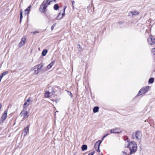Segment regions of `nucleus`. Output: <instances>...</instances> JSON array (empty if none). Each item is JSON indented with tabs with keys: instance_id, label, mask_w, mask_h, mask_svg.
I'll return each instance as SVG.
<instances>
[{
	"instance_id": "obj_11",
	"label": "nucleus",
	"mask_w": 155,
	"mask_h": 155,
	"mask_svg": "<svg viewBox=\"0 0 155 155\" xmlns=\"http://www.w3.org/2000/svg\"><path fill=\"white\" fill-rule=\"evenodd\" d=\"M121 130L117 128L111 129L110 132V134H119L121 133Z\"/></svg>"
},
{
	"instance_id": "obj_32",
	"label": "nucleus",
	"mask_w": 155,
	"mask_h": 155,
	"mask_svg": "<svg viewBox=\"0 0 155 155\" xmlns=\"http://www.w3.org/2000/svg\"><path fill=\"white\" fill-rule=\"evenodd\" d=\"M110 134V133H107L106 134L104 135V136H103L104 138H105L106 136H107L109 135Z\"/></svg>"
},
{
	"instance_id": "obj_21",
	"label": "nucleus",
	"mask_w": 155,
	"mask_h": 155,
	"mask_svg": "<svg viewBox=\"0 0 155 155\" xmlns=\"http://www.w3.org/2000/svg\"><path fill=\"white\" fill-rule=\"evenodd\" d=\"M47 52H48V51L47 49H44L42 51V55L43 56H45L46 55Z\"/></svg>"
},
{
	"instance_id": "obj_24",
	"label": "nucleus",
	"mask_w": 155,
	"mask_h": 155,
	"mask_svg": "<svg viewBox=\"0 0 155 155\" xmlns=\"http://www.w3.org/2000/svg\"><path fill=\"white\" fill-rule=\"evenodd\" d=\"M154 78H150L148 81V83L150 84H152L153 82Z\"/></svg>"
},
{
	"instance_id": "obj_7",
	"label": "nucleus",
	"mask_w": 155,
	"mask_h": 155,
	"mask_svg": "<svg viewBox=\"0 0 155 155\" xmlns=\"http://www.w3.org/2000/svg\"><path fill=\"white\" fill-rule=\"evenodd\" d=\"M20 115L23 116V118H27L29 116L27 109H23L20 114Z\"/></svg>"
},
{
	"instance_id": "obj_13",
	"label": "nucleus",
	"mask_w": 155,
	"mask_h": 155,
	"mask_svg": "<svg viewBox=\"0 0 155 155\" xmlns=\"http://www.w3.org/2000/svg\"><path fill=\"white\" fill-rule=\"evenodd\" d=\"M31 8V5H29L27 8L25 10V15H27L28 16L29 12L30 11V9Z\"/></svg>"
},
{
	"instance_id": "obj_5",
	"label": "nucleus",
	"mask_w": 155,
	"mask_h": 155,
	"mask_svg": "<svg viewBox=\"0 0 155 155\" xmlns=\"http://www.w3.org/2000/svg\"><path fill=\"white\" fill-rule=\"evenodd\" d=\"M7 113L8 110H6L4 111V113L2 115L0 119V123L1 124H2L6 119L7 117Z\"/></svg>"
},
{
	"instance_id": "obj_3",
	"label": "nucleus",
	"mask_w": 155,
	"mask_h": 155,
	"mask_svg": "<svg viewBox=\"0 0 155 155\" xmlns=\"http://www.w3.org/2000/svg\"><path fill=\"white\" fill-rule=\"evenodd\" d=\"M141 133L140 131H136L135 133H133L132 135V138L139 140L141 138Z\"/></svg>"
},
{
	"instance_id": "obj_9",
	"label": "nucleus",
	"mask_w": 155,
	"mask_h": 155,
	"mask_svg": "<svg viewBox=\"0 0 155 155\" xmlns=\"http://www.w3.org/2000/svg\"><path fill=\"white\" fill-rule=\"evenodd\" d=\"M26 42V38L25 37L22 38L20 42L18 45V47L19 48L23 46Z\"/></svg>"
},
{
	"instance_id": "obj_28",
	"label": "nucleus",
	"mask_w": 155,
	"mask_h": 155,
	"mask_svg": "<svg viewBox=\"0 0 155 155\" xmlns=\"http://www.w3.org/2000/svg\"><path fill=\"white\" fill-rule=\"evenodd\" d=\"M151 51L153 54L155 55V48H152Z\"/></svg>"
},
{
	"instance_id": "obj_36",
	"label": "nucleus",
	"mask_w": 155,
	"mask_h": 155,
	"mask_svg": "<svg viewBox=\"0 0 155 155\" xmlns=\"http://www.w3.org/2000/svg\"><path fill=\"white\" fill-rule=\"evenodd\" d=\"M123 22L122 21H120L118 22V23L119 25H120L123 24Z\"/></svg>"
},
{
	"instance_id": "obj_30",
	"label": "nucleus",
	"mask_w": 155,
	"mask_h": 155,
	"mask_svg": "<svg viewBox=\"0 0 155 155\" xmlns=\"http://www.w3.org/2000/svg\"><path fill=\"white\" fill-rule=\"evenodd\" d=\"M55 24H53V25L51 26V30H52V31L53 30V29H54V27H55Z\"/></svg>"
},
{
	"instance_id": "obj_40",
	"label": "nucleus",
	"mask_w": 155,
	"mask_h": 155,
	"mask_svg": "<svg viewBox=\"0 0 155 155\" xmlns=\"http://www.w3.org/2000/svg\"><path fill=\"white\" fill-rule=\"evenodd\" d=\"M78 46H79L80 47V45L79 44V45H78Z\"/></svg>"
},
{
	"instance_id": "obj_31",
	"label": "nucleus",
	"mask_w": 155,
	"mask_h": 155,
	"mask_svg": "<svg viewBox=\"0 0 155 155\" xmlns=\"http://www.w3.org/2000/svg\"><path fill=\"white\" fill-rule=\"evenodd\" d=\"M95 153V151H94L92 152H91L90 153H89L88 154V155H93Z\"/></svg>"
},
{
	"instance_id": "obj_35",
	"label": "nucleus",
	"mask_w": 155,
	"mask_h": 155,
	"mask_svg": "<svg viewBox=\"0 0 155 155\" xmlns=\"http://www.w3.org/2000/svg\"><path fill=\"white\" fill-rule=\"evenodd\" d=\"M3 77L1 75L0 76V82H1V80Z\"/></svg>"
},
{
	"instance_id": "obj_2",
	"label": "nucleus",
	"mask_w": 155,
	"mask_h": 155,
	"mask_svg": "<svg viewBox=\"0 0 155 155\" xmlns=\"http://www.w3.org/2000/svg\"><path fill=\"white\" fill-rule=\"evenodd\" d=\"M130 150V155L136 152L137 149V146L136 143L134 141L130 142L127 146Z\"/></svg>"
},
{
	"instance_id": "obj_27",
	"label": "nucleus",
	"mask_w": 155,
	"mask_h": 155,
	"mask_svg": "<svg viewBox=\"0 0 155 155\" xmlns=\"http://www.w3.org/2000/svg\"><path fill=\"white\" fill-rule=\"evenodd\" d=\"M8 71H5V72H4L2 74H1V75L3 76V77H4V76H5L6 74H8Z\"/></svg>"
},
{
	"instance_id": "obj_25",
	"label": "nucleus",
	"mask_w": 155,
	"mask_h": 155,
	"mask_svg": "<svg viewBox=\"0 0 155 155\" xmlns=\"http://www.w3.org/2000/svg\"><path fill=\"white\" fill-rule=\"evenodd\" d=\"M32 99L30 97H29L26 101V102L28 103V104H29V105L30 104V102H32Z\"/></svg>"
},
{
	"instance_id": "obj_33",
	"label": "nucleus",
	"mask_w": 155,
	"mask_h": 155,
	"mask_svg": "<svg viewBox=\"0 0 155 155\" xmlns=\"http://www.w3.org/2000/svg\"><path fill=\"white\" fill-rule=\"evenodd\" d=\"M39 33V32L38 31H36L33 32H31V33H33V34H35L36 33Z\"/></svg>"
},
{
	"instance_id": "obj_29",
	"label": "nucleus",
	"mask_w": 155,
	"mask_h": 155,
	"mask_svg": "<svg viewBox=\"0 0 155 155\" xmlns=\"http://www.w3.org/2000/svg\"><path fill=\"white\" fill-rule=\"evenodd\" d=\"M68 94L71 96V97H72V95L71 92L69 91H68Z\"/></svg>"
},
{
	"instance_id": "obj_39",
	"label": "nucleus",
	"mask_w": 155,
	"mask_h": 155,
	"mask_svg": "<svg viewBox=\"0 0 155 155\" xmlns=\"http://www.w3.org/2000/svg\"><path fill=\"white\" fill-rule=\"evenodd\" d=\"M104 137L103 136V137H102V138H101V140H104Z\"/></svg>"
},
{
	"instance_id": "obj_37",
	"label": "nucleus",
	"mask_w": 155,
	"mask_h": 155,
	"mask_svg": "<svg viewBox=\"0 0 155 155\" xmlns=\"http://www.w3.org/2000/svg\"><path fill=\"white\" fill-rule=\"evenodd\" d=\"M94 148H95V150H96V149L97 148V146H95V144L94 145Z\"/></svg>"
},
{
	"instance_id": "obj_17",
	"label": "nucleus",
	"mask_w": 155,
	"mask_h": 155,
	"mask_svg": "<svg viewBox=\"0 0 155 155\" xmlns=\"http://www.w3.org/2000/svg\"><path fill=\"white\" fill-rule=\"evenodd\" d=\"M51 94V93L46 91L45 94V97L48 98L50 97V94Z\"/></svg>"
},
{
	"instance_id": "obj_16",
	"label": "nucleus",
	"mask_w": 155,
	"mask_h": 155,
	"mask_svg": "<svg viewBox=\"0 0 155 155\" xmlns=\"http://www.w3.org/2000/svg\"><path fill=\"white\" fill-rule=\"evenodd\" d=\"M54 61H53L51 62V63L47 66V68L48 69H50L51 68L54 64Z\"/></svg>"
},
{
	"instance_id": "obj_15",
	"label": "nucleus",
	"mask_w": 155,
	"mask_h": 155,
	"mask_svg": "<svg viewBox=\"0 0 155 155\" xmlns=\"http://www.w3.org/2000/svg\"><path fill=\"white\" fill-rule=\"evenodd\" d=\"M66 7H67L66 6L63 9V13L62 14V17L61 18H59V15L61 14V13H60L59 14V15L57 17V18H56L57 19V20L59 19H61V18L63 17L64 16V15H65V9L66 8Z\"/></svg>"
},
{
	"instance_id": "obj_34",
	"label": "nucleus",
	"mask_w": 155,
	"mask_h": 155,
	"mask_svg": "<svg viewBox=\"0 0 155 155\" xmlns=\"http://www.w3.org/2000/svg\"><path fill=\"white\" fill-rule=\"evenodd\" d=\"M50 93H51V94H54L55 93V91L53 90L51 92H50Z\"/></svg>"
},
{
	"instance_id": "obj_18",
	"label": "nucleus",
	"mask_w": 155,
	"mask_h": 155,
	"mask_svg": "<svg viewBox=\"0 0 155 155\" xmlns=\"http://www.w3.org/2000/svg\"><path fill=\"white\" fill-rule=\"evenodd\" d=\"M87 149V146L86 145H83L81 147V149L82 151L86 150Z\"/></svg>"
},
{
	"instance_id": "obj_1",
	"label": "nucleus",
	"mask_w": 155,
	"mask_h": 155,
	"mask_svg": "<svg viewBox=\"0 0 155 155\" xmlns=\"http://www.w3.org/2000/svg\"><path fill=\"white\" fill-rule=\"evenodd\" d=\"M53 1L55 2L56 0H44L40 5L39 11L42 13L45 12L48 6L51 4V2Z\"/></svg>"
},
{
	"instance_id": "obj_12",
	"label": "nucleus",
	"mask_w": 155,
	"mask_h": 155,
	"mask_svg": "<svg viewBox=\"0 0 155 155\" xmlns=\"http://www.w3.org/2000/svg\"><path fill=\"white\" fill-rule=\"evenodd\" d=\"M102 142V141L101 140H99L97 141L96 143H95V146H97V149L96 150L98 152H100V144Z\"/></svg>"
},
{
	"instance_id": "obj_4",
	"label": "nucleus",
	"mask_w": 155,
	"mask_h": 155,
	"mask_svg": "<svg viewBox=\"0 0 155 155\" xmlns=\"http://www.w3.org/2000/svg\"><path fill=\"white\" fill-rule=\"evenodd\" d=\"M149 87L148 86L141 89L139 91L137 95L139 96L143 94L146 93L149 91Z\"/></svg>"
},
{
	"instance_id": "obj_23",
	"label": "nucleus",
	"mask_w": 155,
	"mask_h": 155,
	"mask_svg": "<svg viewBox=\"0 0 155 155\" xmlns=\"http://www.w3.org/2000/svg\"><path fill=\"white\" fill-rule=\"evenodd\" d=\"M59 8V6L58 4H55L54 6V9L55 10H58Z\"/></svg>"
},
{
	"instance_id": "obj_14",
	"label": "nucleus",
	"mask_w": 155,
	"mask_h": 155,
	"mask_svg": "<svg viewBox=\"0 0 155 155\" xmlns=\"http://www.w3.org/2000/svg\"><path fill=\"white\" fill-rule=\"evenodd\" d=\"M29 132V125H28L24 129V135L25 136Z\"/></svg>"
},
{
	"instance_id": "obj_20",
	"label": "nucleus",
	"mask_w": 155,
	"mask_h": 155,
	"mask_svg": "<svg viewBox=\"0 0 155 155\" xmlns=\"http://www.w3.org/2000/svg\"><path fill=\"white\" fill-rule=\"evenodd\" d=\"M98 109L99 107H95L93 108V111L94 113H96L98 111Z\"/></svg>"
},
{
	"instance_id": "obj_26",
	"label": "nucleus",
	"mask_w": 155,
	"mask_h": 155,
	"mask_svg": "<svg viewBox=\"0 0 155 155\" xmlns=\"http://www.w3.org/2000/svg\"><path fill=\"white\" fill-rule=\"evenodd\" d=\"M34 71V72L33 73V74L35 75L37 74L39 72L37 69L33 70Z\"/></svg>"
},
{
	"instance_id": "obj_8",
	"label": "nucleus",
	"mask_w": 155,
	"mask_h": 155,
	"mask_svg": "<svg viewBox=\"0 0 155 155\" xmlns=\"http://www.w3.org/2000/svg\"><path fill=\"white\" fill-rule=\"evenodd\" d=\"M43 67V64L42 63H40L35 66L31 70L37 69L38 71L40 72L41 71L42 68Z\"/></svg>"
},
{
	"instance_id": "obj_19",
	"label": "nucleus",
	"mask_w": 155,
	"mask_h": 155,
	"mask_svg": "<svg viewBox=\"0 0 155 155\" xmlns=\"http://www.w3.org/2000/svg\"><path fill=\"white\" fill-rule=\"evenodd\" d=\"M29 105V104H28V103L27 102H26L25 101L23 105V109H27V107Z\"/></svg>"
},
{
	"instance_id": "obj_22",
	"label": "nucleus",
	"mask_w": 155,
	"mask_h": 155,
	"mask_svg": "<svg viewBox=\"0 0 155 155\" xmlns=\"http://www.w3.org/2000/svg\"><path fill=\"white\" fill-rule=\"evenodd\" d=\"M22 9H21L20 11V23L21 22V20L22 19Z\"/></svg>"
},
{
	"instance_id": "obj_38",
	"label": "nucleus",
	"mask_w": 155,
	"mask_h": 155,
	"mask_svg": "<svg viewBox=\"0 0 155 155\" xmlns=\"http://www.w3.org/2000/svg\"><path fill=\"white\" fill-rule=\"evenodd\" d=\"M72 4L73 5H74V1H72Z\"/></svg>"
},
{
	"instance_id": "obj_41",
	"label": "nucleus",
	"mask_w": 155,
	"mask_h": 155,
	"mask_svg": "<svg viewBox=\"0 0 155 155\" xmlns=\"http://www.w3.org/2000/svg\"><path fill=\"white\" fill-rule=\"evenodd\" d=\"M102 155H103L102 154Z\"/></svg>"
},
{
	"instance_id": "obj_10",
	"label": "nucleus",
	"mask_w": 155,
	"mask_h": 155,
	"mask_svg": "<svg viewBox=\"0 0 155 155\" xmlns=\"http://www.w3.org/2000/svg\"><path fill=\"white\" fill-rule=\"evenodd\" d=\"M139 12L137 11H133L130 12L129 13V16L133 17L134 16H136L139 14Z\"/></svg>"
},
{
	"instance_id": "obj_6",
	"label": "nucleus",
	"mask_w": 155,
	"mask_h": 155,
	"mask_svg": "<svg viewBox=\"0 0 155 155\" xmlns=\"http://www.w3.org/2000/svg\"><path fill=\"white\" fill-rule=\"evenodd\" d=\"M147 41L150 45H153L155 43V38L152 36H150L147 38Z\"/></svg>"
}]
</instances>
